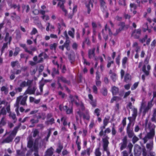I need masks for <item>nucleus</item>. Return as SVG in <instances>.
Returning <instances> with one entry per match:
<instances>
[{
	"label": "nucleus",
	"mask_w": 156,
	"mask_h": 156,
	"mask_svg": "<svg viewBox=\"0 0 156 156\" xmlns=\"http://www.w3.org/2000/svg\"><path fill=\"white\" fill-rule=\"evenodd\" d=\"M39 120L38 119H31L30 120V122L31 124L33 125L35 123H37L38 122Z\"/></svg>",
	"instance_id": "obj_56"
},
{
	"label": "nucleus",
	"mask_w": 156,
	"mask_h": 156,
	"mask_svg": "<svg viewBox=\"0 0 156 156\" xmlns=\"http://www.w3.org/2000/svg\"><path fill=\"white\" fill-rule=\"evenodd\" d=\"M44 85V83L42 82H40L39 88L40 90V92L37 91L36 94V95L38 96L39 95H41L43 92V87Z\"/></svg>",
	"instance_id": "obj_19"
},
{
	"label": "nucleus",
	"mask_w": 156,
	"mask_h": 156,
	"mask_svg": "<svg viewBox=\"0 0 156 156\" xmlns=\"http://www.w3.org/2000/svg\"><path fill=\"white\" fill-rule=\"evenodd\" d=\"M10 6L11 8H13L14 9H17L18 11H20V5H16L15 4H12L11 3L10 4Z\"/></svg>",
	"instance_id": "obj_26"
},
{
	"label": "nucleus",
	"mask_w": 156,
	"mask_h": 156,
	"mask_svg": "<svg viewBox=\"0 0 156 156\" xmlns=\"http://www.w3.org/2000/svg\"><path fill=\"white\" fill-rule=\"evenodd\" d=\"M20 51V49L19 48H16L15 49V51L13 53L14 56H16L19 53Z\"/></svg>",
	"instance_id": "obj_49"
},
{
	"label": "nucleus",
	"mask_w": 156,
	"mask_h": 156,
	"mask_svg": "<svg viewBox=\"0 0 156 156\" xmlns=\"http://www.w3.org/2000/svg\"><path fill=\"white\" fill-rule=\"evenodd\" d=\"M58 28L59 30V32L58 33L59 34L61 30L62 29V26H65V24L63 22H62L61 24L58 23Z\"/></svg>",
	"instance_id": "obj_32"
},
{
	"label": "nucleus",
	"mask_w": 156,
	"mask_h": 156,
	"mask_svg": "<svg viewBox=\"0 0 156 156\" xmlns=\"http://www.w3.org/2000/svg\"><path fill=\"white\" fill-rule=\"evenodd\" d=\"M95 50V48L89 50L88 51V56L89 58L91 59L95 57L94 53Z\"/></svg>",
	"instance_id": "obj_17"
},
{
	"label": "nucleus",
	"mask_w": 156,
	"mask_h": 156,
	"mask_svg": "<svg viewBox=\"0 0 156 156\" xmlns=\"http://www.w3.org/2000/svg\"><path fill=\"white\" fill-rule=\"evenodd\" d=\"M131 79L130 76L128 74H126L125 77V80L126 82H128Z\"/></svg>",
	"instance_id": "obj_47"
},
{
	"label": "nucleus",
	"mask_w": 156,
	"mask_h": 156,
	"mask_svg": "<svg viewBox=\"0 0 156 156\" xmlns=\"http://www.w3.org/2000/svg\"><path fill=\"white\" fill-rule=\"evenodd\" d=\"M12 40V37H11L9 36V34L8 33H6L5 37V41H7L9 40V43L10 44V42Z\"/></svg>",
	"instance_id": "obj_29"
},
{
	"label": "nucleus",
	"mask_w": 156,
	"mask_h": 156,
	"mask_svg": "<svg viewBox=\"0 0 156 156\" xmlns=\"http://www.w3.org/2000/svg\"><path fill=\"white\" fill-rule=\"evenodd\" d=\"M47 26L46 30L48 31L49 30V27H50V28L52 29H54L55 28L54 27L53 25H51L49 23H47Z\"/></svg>",
	"instance_id": "obj_36"
},
{
	"label": "nucleus",
	"mask_w": 156,
	"mask_h": 156,
	"mask_svg": "<svg viewBox=\"0 0 156 156\" xmlns=\"http://www.w3.org/2000/svg\"><path fill=\"white\" fill-rule=\"evenodd\" d=\"M95 156H101V153L99 150V148H97L95 152Z\"/></svg>",
	"instance_id": "obj_41"
},
{
	"label": "nucleus",
	"mask_w": 156,
	"mask_h": 156,
	"mask_svg": "<svg viewBox=\"0 0 156 156\" xmlns=\"http://www.w3.org/2000/svg\"><path fill=\"white\" fill-rule=\"evenodd\" d=\"M142 154L143 156H147V152L146 149L145 148H143L142 149Z\"/></svg>",
	"instance_id": "obj_60"
},
{
	"label": "nucleus",
	"mask_w": 156,
	"mask_h": 156,
	"mask_svg": "<svg viewBox=\"0 0 156 156\" xmlns=\"http://www.w3.org/2000/svg\"><path fill=\"white\" fill-rule=\"evenodd\" d=\"M141 31L140 29H137L135 30L132 34V36H133L134 38L138 39L139 38L140 34Z\"/></svg>",
	"instance_id": "obj_15"
},
{
	"label": "nucleus",
	"mask_w": 156,
	"mask_h": 156,
	"mask_svg": "<svg viewBox=\"0 0 156 156\" xmlns=\"http://www.w3.org/2000/svg\"><path fill=\"white\" fill-rule=\"evenodd\" d=\"M137 115V110L136 108H134L133 110V114L132 117H129L128 118L129 120L133 121L135 122L136 117Z\"/></svg>",
	"instance_id": "obj_9"
},
{
	"label": "nucleus",
	"mask_w": 156,
	"mask_h": 156,
	"mask_svg": "<svg viewBox=\"0 0 156 156\" xmlns=\"http://www.w3.org/2000/svg\"><path fill=\"white\" fill-rule=\"evenodd\" d=\"M68 58L70 60L71 63H73L75 60L74 54L73 52L69 55Z\"/></svg>",
	"instance_id": "obj_27"
},
{
	"label": "nucleus",
	"mask_w": 156,
	"mask_h": 156,
	"mask_svg": "<svg viewBox=\"0 0 156 156\" xmlns=\"http://www.w3.org/2000/svg\"><path fill=\"white\" fill-rule=\"evenodd\" d=\"M153 101V98H152V100H151V101H150L148 102V105H147V107H148L149 108H150V109L151 108V107L153 106V104H152V103Z\"/></svg>",
	"instance_id": "obj_59"
},
{
	"label": "nucleus",
	"mask_w": 156,
	"mask_h": 156,
	"mask_svg": "<svg viewBox=\"0 0 156 156\" xmlns=\"http://www.w3.org/2000/svg\"><path fill=\"white\" fill-rule=\"evenodd\" d=\"M139 139L135 135L134 136H133L132 139V142L133 144L135 143L137 141L139 140Z\"/></svg>",
	"instance_id": "obj_48"
},
{
	"label": "nucleus",
	"mask_w": 156,
	"mask_h": 156,
	"mask_svg": "<svg viewBox=\"0 0 156 156\" xmlns=\"http://www.w3.org/2000/svg\"><path fill=\"white\" fill-rule=\"evenodd\" d=\"M101 93L104 96H106L107 94V91L106 88H104L101 90Z\"/></svg>",
	"instance_id": "obj_52"
},
{
	"label": "nucleus",
	"mask_w": 156,
	"mask_h": 156,
	"mask_svg": "<svg viewBox=\"0 0 156 156\" xmlns=\"http://www.w3.org/2000/svg\"><path fill=\"white\" fill-rule=\"evenodd\" d=\"M66 114H69L72 113L73 109L72 108H69L67 107V108L66 110Z\"/></svg>",
	"instance_id": "obj_54"
},
{
	"label": "nucleus",
	"mask_w": 156,
	"mask_h": 156,
	"mask_svg": "<svg viewBox=\"0 0 156 156\" xmlns=\"http://www.w3.org/2000/svg\"><path fill=\"white\" fill-rule=\"evenodd\" d=\"M105 31L108 30V33L109 35L111 36L113 34L112 32L109 27H108L107 24H106L105 26Z\"/></svg>",
	"instance_id": "obj_40"
},
{
	"label": "nucleus",
	"mask_w": 156,
	"mask_h": 156,
	"mask_svg": "<svg viewBox=\"0 0 156 156\" xmlns=\"http://www.w3.org/2000/svg\"><path fill=\"white\" fill-rule=\"evenodd\" d=\"M11 72L12 73V74L10 76V78L11 80H13L15 77V73L14 72H13L12 70H11Z\"/></svg>",
	"instance_id": "obj_58"
},
{
	"label": "nucleus",
	"mask_w": 156,
	"mask_h": 156,
	"mask_svg": "<svg viewBox=\"0 0 156 156\" xmlns=\"http://www.w3.org/2000/svg\"><path fill=\"white\" fill-rule=\"evenodd\" d=\"M20 46L23 48L24 49L25 51L28 53L32 55H33V53L32 52V51H30L28 50L27 48L26 47V45L25 44H20Z\"/></svg>",
	"instance_id": "obj_25"
},
{
	"label": "nucleus",
	"mask_w": 156,
	"mask_h": 156,
	"mask_svg": "<svg viewBox=\"0 0 156 156\" xmlns=\"http://www.w3.org/2000/svg\"><path fill=\"white\" fill-rule=\"evenodd\" d=\"M51 130H49L48 131V135H47V136L43 140H42V141H43V143L42 144V146L43 145L44 140H46V141H48V139L50 137L51 134ZM37 139H39L40 140H40V139L39 138H37Z\"/></svg>",
	"instance_id": "obj_33"
},
{
	"label": "nucleus",
	"mask_w": 156,
	"mask_h": 156,
	"mask_svg": "<svg viewBox=\"0 0 156 156\" xmlns=\"http://www.w3.org/2000/svg\"><path fill=\"white\" fill-rule=\"evenodd\" d=\"M58 83L59 86V87H61V84L60 83V82H62L64 83H68V81L66 80V79L62 76H60L58 77Z\"/></svg>",
	"instance_id": "obj_18"
},
{
	"label": "nucleus",
	"mask_w": 156,
	"mask_h": 156,
	"mask_svg": "<svg viewBox=\"0 0 156 156\" xmlns=\"http://www.w3.org/2000/svg\"><path fill=\"white\" fill-rule=\"evenodd\" d=\"M155 126L153 124L149 126L150 131L148 133L144 138L142 139L144 143L145 144L149 139H153L155 135L154 129Z\"/></svg>",
	"instance_id": "obj_3"
},
{
	"label": "nucleus",
	"mask_w": 156,
	"mask_h": 156,
	"mask_svg": "<svg viewBox=\"0 0 156 156\" xmlns=\"http://www.w3.org/2000/svg\"><path fill=\"white\" fill-rule=\"evenodd\" d=\"M1 90L2 91H4L5 94H7L8 92V88L5 86L2 87L1 88Z\"/></svg>",
	"instance_id": "obj_38"
},
{
	"label": "nucleus",
	"mask_w": 156,
	"mask_h": 156,
	"mask_svg": "<svg viewBox=\"0 0 156 156\" xmlns=\"http://www.w3.org/2000/svg\"><path fill=\"white\" fill-rule=\"evenodd\" d=\"M147 68L148 70L147 71L146 70L145 65H144L142 68V71L146 76H148L149 74V70L151 69V66L149 65H148L147 66Z\"/></svg>",
	"instance_id": "obj_23"
},
{
	"label": "nucleus",
	"mask_w": 156,
	"mask_h": 156,
	"mask_svg": "<svg viewBox=\"0 0 156 156\" xmlns=\"http://www.w3.org/2000/svg\"><path fill=\"white\" fill-rule=\"evenodd\" d=\"M127 144V140L126 137H125L122 140V142L119 144L120 146V149L121 151L126 148Z\"/></svg>",
	"instance_id": "obj_12"
},
{
	"label": "nucleus",
	"mask_w": 156,
	"mask_h": 156,
	"mask_svg": "<svg viewBox=\"0 0 156 156\" xmlns=\"http://www.w3.org/2000/svg\"><path fill=\"white\" fill-rule=\"evenodd\" d=\"M83 116L84 119L88 120L90 119V116L89 114V112L88 111L86 110L85 113L81 112L80 110L77 111L76 114V121H78L81 120V118Z\"/></svg>",
	"instance_id": "obj_4"
},
{
	"label": "nucleus",
	"mask_w": 156,
	"mask_h": 156,
	"mask_svg": "<svg viewBox=\"0 0 156 156\" xmlns=\"http://www.w3.org/2000/svg\"><path fill=\"white\" fill-rule=\"evenodd\" d=\"M120 56L119 55L116 58V63L118 65H120Z\"/></svg>",
	"instance_id": "obj_61"
},
{
	"label": "nucleus",
	"mask_w": 156,
	"mask_h": 156,
	"mask_svg": "<svg viewBox=\"0 0 156 156\" xmlns=\"http://www.w3.org/2000/svg\"><path fill=\"white\" fill-rule=\"evenodd\" d=\"M61 121L63 122V124L65 126L67 125V118L64 117H62L61 119Z\"/></svg>",
	"instance_id": "obj_35"
},
{
	"label": "nucleus",
	"mask_w": 156,
	"mask_h": 156,
	"mask_svg": "<svg viewBox=\"0 0 156 156\" xmlns=\"http://www.w3.org/2000/svg\"><path fill=\"white\" fill-rule=\"evenodd\" d=\"M63 148V146L60 144H59L58 148L56 149V152L58 153H60Z\"/></svg>",
	"instance_id": "obj_34"
},
{
	"label": "nucleus",
	"mask_w": 156,
	"mask_h": 156,
	"mask_svg": "<svg viewBox=\"0 0 156 156\" xmlns=\"http://www.w3.org/2000/svg\"><path fill=\"white\" fill-rule=\"evenodd\" d=\"M69 97L70 98V103L72 104V105H73L74 103H75L76 105L78 106L79 105V103H77L76 101L75 100V98L77 99H78V97L77 96H76L75 97L71 95H70Z\"/></svg>",
	"instance_id": "obj_16"
},
{
	"label": "nucleus",
	"mask_w": 156,
	"mask_h": 156,
	"mask_svg": "<svg viewBox=\"0 0 156 156\" xmlns=\"http://www.w3.org/2000/svg\"><path fill=\"white\" fill-rule=\"evenodd\" d=\"M57 46V44L56 43H54L53 44H51L50 45V48L52 50L53 49H55Z\"/></svg>",
	"instance_id": "obj_55"
},
{
	"label": "nucleus",
	"mask_w": 156,
	"mask_h": 156,
	"mask_svg": "<svg viewBox=\"0 0 156 156\" xmlns=\"http://www.w3.org/2000/svg\"><path fill=\"white\" fill-rule=\"evenodd\" d=\"M27 98V96H26L24 97L22 96H20L17 98L16 102L14 106H16V105H18V106H19V105L20 102V104L23 105H27V103L26 102Z\"/></svg>",
	"instance_id": "obj_5"
},
{
	"label": "nucleus",
	"mask_w": 156,
	"mask_h": 156,
	"mask_svg": "<svg viewBox=\"0 0 156 156\" xmlns=\"http://www.w3.org/2000/svg\"><path fill=\"white\" fill-rule=\"evenodd\" d=\"M122 29V28H121L120 27L119 29H117L116 30V33H114L113 35L115 36H116L119 33H120L122 30H123Z\"/></svg>",
	"instance_id": "obj_57"
},
{
	"label": "nucleus",
	"mask_w": 156,
	"mask_h": 156,
	"mask_svg": "<svg viewBox=\"0 0 156 156\" xmlns=\"http://www.w3.org/2000/svg\"><path fill=\"white\" fill-rule=\"evenodd\" d=\"M9 116L10 118L14 120L13 122L15 123L17 120V119L16 116V114L13 112H10L9 113Z\"/></svg>",
	"instance_id": "obj_22"
},
{
	"label": "nucleus",
	"mask_w": 156,
	"mask_h": 156,
	"mask_svg": "<svg viewBox=\"0 0 156 156\" xmlns=\"http://www.w3.org/2000/svg\"><path fill=\"white\" fill-rule=\"evenodd\" d=\"M30 86H28V87L24 93L25 94H35V92L37 89V87L35 86H33V87H31Z\"/></svg>",
	"instance_id": "obj_6"
},
{
	"label": "nucleus",
	"mask_w": 156,
	"mask_h": 156,
	"mask_svg": "<svg viewBox=\"0 0 156 156\" xmlns=\"http://www.w3.org/2000/svg\"><path fill=\"white\" fill-rule=\"evenodd\" d=\"M146 147L149 151H151L153 148V142L152 140L146 144Z\"/></svg>",
	"instance_id": "obj_20"
},
{
	"label": "nucleus",
	"mask_w": 156,
	"mask_h": 156,
	"mask_svg": "<svg viewBox=\"0 0 156 156\" xmlns=\"http://www.w3.org/2000/svg\"><path fill=\"white\" fill-rule=\"evenodd\" d=\"M43 141L40 140L39 139H36L33 143V140L31 137H29L27 143V147L30 148L32 151H34V156H39L38 154L39 148L42 147Z\"/></svg>",
	"instance_id": "obj_1"
},
{
	"label": "nucleus",
	"mask_w": 156,
	"mask_h": 156,
	"mask_svg": "<svg viewBox=\"0 0 156 156\" xmlns=\"http://www.w3.org/2000/svg\"><path fill=\"white\" fill-rule=\"evenodd\" d=\"M54 149L53 148L51 147L50 148L48 149L46 151L45 155L46 156H51L53 154Z\"/></svg>",
	"instance_id": "obj_21"
},
{
	"label": "nucleus",
	"mask_w": 156,
	"mask_h": 156,
	"mask_svg": "<svg viewBox=\"0 0 156 156\" xmlns=\"http://www.w3.org/2000/svg\"><path fill=\"white\" fill-rule=\"evenodd\" d=\"M150 109V108L148 107L147 106L146 107L144 103V102H142L141 104V106L140 109V111L141 112L142 111V109H143L144 111H143V113L144 115L146 113L148 112V110Z\"/></svg>",
	"instance_id": "obj_11"
},
{
	"label": "nucleus",
	"mask_w": 156,
	"mask_h": 156,
	"mask_svg": "<svg viewBox=\"0 0 156 156\" xmlns=\"http://www.w3.org/2000/svg\"><path fill=\"white\" fill-rule=\"evenodd\" d=\"M100 110L98 108H96L95 110L94 113L96 114L97 116H99L100 115Z\"/></svg>",
	"instance_id": "obj_63"
},
{
	"label": "nucleus",
	"mask_w": 156,
	"mask_h": 156,
	"mask_svg": "<svg viewBox=\"0 0 156 156\" xmlns=\"http://www.w3.org/2000/svg\"><path fill=\"white\" fill-rule=\"evenodd\" d=\"M11 17L12 18L13 20H16L17 21H19L20 20V17L18 15H17L15 12L11 13Z\"/></svg>",
	"instance_id": "obj_24"
},
{
	"label": "nucleus",
	"mask_w": 156,
	"mask_h": 156,
	"mask_svg": "<svg viewBox=\"0 0 156 156\" xmlns=\"http://www.w3.org/2000/svg\"><path fill=\"white\" fill-rule=\"evenodd\" d=\"M90 5H91V6L92 7H93V4L91 3V1H90L89 2L88 5H86V6L87 7V9H88L87 12H88V14H89L90 13V7H89V6H90Z\"/></svg>",
	"instance_id": "obj_46"
},
{
	"label": "nucleus",
	"mask_w": 156,
	"mask_h": 156,
	"mask_svg": "<svg viewBox=\"0 0 156 156\" xmlns=\"http://www.w3.org/2000/svg\"><path fill=\"white\" fill-rule=\"evenodd\" d=\"M127 133L129 137L130 138H131L134 136V133L132 130L127 131Z\"/></svg>",
	"instance_id": "obj_31"
},
{
	"label": "nucleus",
	"mask_w": 156,
	"mask_h": 156,
	"mask_svg": "<svg viewBox=\"0 0 156 156\" xmlns=\"http://www.w3.org/2000/svg\"><path fill=\"white\" fill-rule=\"evenodd\" d=\"M21 126V124L20 123L17 126L15 127L13 130L11 132L10 135L5 138L3 139L1 141V144L9 143L12 142Z\"/></svg>",
	"instance_id": "obj_2"
},
{
	"label": "nucleus",
	"mask_w": 156,
	"mask_h": 156,
	"mask_svg": "<svg viewBox=\"0 0 156 156\" xmlns=\"http://www.w3.org/2000/svg\"><path fill=\"white\" fill-rule=\"evenodd\" d=\"M72 30V31L70 30L68 31V34L72 38H73L74 37V29L73 28Z\"/></svg>",
	"instance_id": "obj_44"
},
{
	"label": "nucleus",
	"mask_w": 156,
	"mask_h": 156,
	"mask_svg": "<svg viewBox=\"0 0 156 156\" xmlns=\"http://www.w3.org/2000/svg\"><path fill=\"white\" fill-rule=\"evenodd\" d=\"M8 47V42L6 43H4L3 44V46H2V49H1V52L2 53L3 51L4 50V49L5 48H7Z\"/></svg>",
	"instance_id": "obj_51"
},
{
	"label": "nucleus",
	"mask_w": 156,
	"mask_h": 156,
	"mask_svg": "<svg viewBox=\"0 0 156 156\" xmlns=\"http://www.w3.org/2000/svg\"><path fill=\"white\" fill-rule=\"evenodd\" d=\"M111 78L114 82L115 81L116 79V74L115 73H112L111 76Z\"/></svg>",
	"instance_id": "obj_64"
},
{
	"label": "nucleus",
	"mask_w": 156,
	"mask_h": 156,
	"mask_svg": "<svg viewBox=\"0 0 156 156\" xmlns=\"http://www.w3.org/2000/svg\"><path fill=\"white\" fill-rule=\"evenodd\" d=\"M112 92L113 95H116L118 93V88L115 86L113 87L112 88Z\"/></svg>",
	"instance_id": "obj_30"
},
{
	"label": "nucleus",
	"mask_w": 156,
	"mask_h": 156,
	"mask_svg": "<svg viewBox=\"0 0 156 156\" xmlns=\"http://www.w3.org/2000/svg\"><path fill=\"white\" fill-rule=\"evenodd\" d=\"M99 2L100 4L101 8V10L103 12L106 11L107 9V6L105 0H99Z\"/></svg>",
	"instance_id": "obj_13"
},
{
	"label": "nucleus",
	"mask_w": 156,
	"mask_h": 156,
	"mask_svg": "<svg viewBox=\"0 0 156 156\" xmlns=\"http://www.w3.org/2000/svg\"><path fill=\"white\" fill-rule=\"evenodd\" d=\"M59 1L58 3V6L65 13V15L67 13V11L64 7V4L65 2L64 1L62 0H57Z\"/></svg>",
	"instance_id": "obj_14"
},
{
	"label": "nucleus",
	"mask_w": 156,
	"mask_h": 156,
	"mask_svg": "<svg viewBox=\"0 0 156 156\" xmlns=\"http://www.w3.org/2000/svg\"><path fill=\"white\" fill-rule=\"evenodd\" d=\"M67 108V106H64L62 105H61L59 106V109L61 111H66Z\"/></svg>",
	"instance_id": "obj_45"
},
{
	"label": "nucleus",
	"mask_w": 156,
	"mask_h": 156,
	"mask_svg": "<svg viewBox=\"0 0 156 156\" xmlns=\"http://www.w3.org/2000/svg\"><path fill=\"white\" fill-rule=\"evenodd\" d=\"M6 114V112L4 107L2 108L0 111V116L1 115H5Z\"/></svg>",
	"instance_id": "obj_42"
},
{
	"label": "nucleus",
	"mask_w": 156,
	"mask_h": 156,
	"mask_svg": "<svg viewBox=\"0 0 156 156\" xmlns=\"http://www.w3.org/2000/svg\"><path fill=\"white\" fill-rule=\"evenodd\" d=\"M109 118H105L103 120V125L107 126Z\"/></svg>",
	"instance_id": "obj_53"
},
{
	"label": "nucleus",
	"mask_w": 156,
	"mask_h": 156,
	"mask_svg": "<svg viewBox=\"0 0 156 156\" xmlns=\"http://www.w3.org/2000/svg\"><path fill=\"white\" fill-rule=\"evenodd\" d=\"M6 124V119L5 116L3 117L1 119V120L0 122V125H1L2 126H4Z\"/></svg>",
	"instance_id": "obj_37"
},
{
	"label": "nucleus",
	"mask_w": 156,
	"mask_h": 156,
	"mask_svg": "<svg viewBox=\"0 0 156 156\" xmlns=\"http://www.w3.org/2000/svg\"><path fill=\"white\" fill-rule=\"evenodd\" d=\"M128 60V58L126 57H125L122 60V66L124 68L126 67L125 64Z\"/></svg>",
	"instance_id": "obj_39"
},
{
	"label": "nucleus",
	"mask_w": 156,
	"mask_h": 156,
	"mask_svg": "<svg viewBox=\"0 0 156 156\" xmlns=\"http://www.w3.org/2000/svg\"><path fill=\"white\" fill-rule=\"evenodd\" d=\"M141 147L137 144L135 145L134 148V154L135 156H139L141 153Z\"/></svg>",
	"instance_id": "obj_7"
},
{
	"label": "nucleus",
	"mask_w": 156,
	"mask_h": 156,
	"mask_svg": "<svg viewBox=\"0 0 156 156\" xmlns=\"http://www.w3.org/2000/svg\"><path fill=\"white\" fill-rule=\"evenodd\" d=\"M108 139L109 137H108L107 136H106L102 139L103 142V148L104 151H107V149H108V145L109 144L108 141Z\"/></svg>",
	"instance_id": "obj_10"
},
{
	"label": "nucleus",
	"mask_w": 156,
	"mask_h": 156,
	"mask_svg": "<svg viewBox=\"0 0 156 156\" xmlns=\"http://www.w3.org/2000/svg\"><path fill=\"white\" fill-rule=\"evenodd\" d=\"M33 80H27V81H23L20 84V86L22 88L26 86H30L32 84Z\"/></svg>",
	"instance_id": "obj_8"
},
{
	"label": "nucleus",
	"mask_w": 156,
	"mask_h": 156,
	"mask_svg": "<svg viewBox=\"0 0 156 156\" xmlns=\"http://www.w3.org/2000/svg\"><path fill=\"white\" fill-rule=\"evenodd\" d=\"M70 41L69 40H66V41L64 44L65 47L66 48L68 51L69 50L70 48L69 46Z\"/></svg>",
	"instance_id": "obj_28"
},
{
	"label": "nucleus",
	"mask_w": 156,
	"mask_h": 156,
	"mask_svg": "<svg viewBox=\"0 0 156 156\" xmlns=\"http://www.w3.org/2000/svg\"><path fill=\"white\" fill-rule=\"evenodd\" d=\"M129 123L128 124L127 127V131H128L129 130H131L130 129V127L131 125V124L133 123V125H134V122L133 121H131L130 120H129Z\"/></svg>",
	"instance_id": "obj_43"
},
{
	"label": "nucleus",
	"mask_w": 156,
	"mask_h": 156,
	"mask_svg": "<svg viewBox=\"0 0 156 156\" xmlns=\"http://www.w3.org/2000/svg\"><path fill=\"white\" fill-rule=\"evenodd\" d=\"M19 63L18 61H13L11 62V66L13 67H14L15 66L17 65Z\"/></svg>",
	"instance_id": "obj_50"
},
{
	"label": "nucleus",
	"mask_w": 156,
	"mask_h": 156,
	"mask_svg": "<svg viewBox=\"0 0 156 156\" xmlns=\"http://www.w3.org/2000/svg\"><path fill=\"white\" fill-rule=\"evenodd\" d=\"M52 71L53 72L52 74V76H53L54 75L58 73V70H56V69L55 68H53Z\"/></svg>",
	"instance_id": "obj_62"
}]
</instances>
